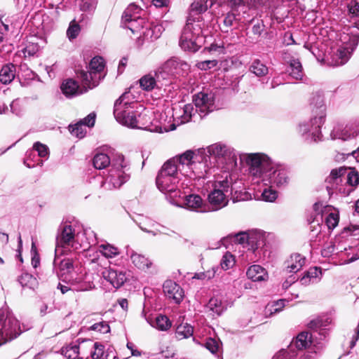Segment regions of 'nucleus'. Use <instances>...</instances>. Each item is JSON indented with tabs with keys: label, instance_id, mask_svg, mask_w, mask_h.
I'll return each mask as SVG.
<instances>
[{
	"label": "nucleus",
	"instance_id": "f257e3e1",
	"mask_svg": "<svg viewBox=\"0 0 359 359\" xmlns=\"http://www.w3.org/2000/svg\"><path fill=\"white\" fill-rule=\"evenodd\" d=\"M359 41V27L348 26L337 34L325 52V60L331 66L343 65L348 62Z\"/></svg>",
	"mask_w": 359,
	"mask_h": 359
},
{
	"label": "nucleus",
	"instance_id": "f03ea898",
	"mask_svg": "<svg viewBox=\"0 0 359 359\" xmlns=\"http://www.w3.org/2000/svg\"><path fill=\"white\" fill-rule=\"evenodd\" d=\"M53 268L61 280L72 285L76 292L88 291L95 287L93 276L86 273L81 266L74 265L70 259L59 260L55 255Z\"/></svg>",
	"mask_w": 359,
	"mask_h": 359
},
{
	"label": "nucleus",
	"instance_id": "7ed1b4c3",
	"mask_svg": "<svg viewBox=\"0 0 359 359\" xmlns=\"http://www.w3.org/2000/svg\"><path fill=\"white\" fill-rule=\"evenodd\" d=\"M86 233L90 236L91 241L87 243H80L79 242V236L75 234L74 229L71 225L67 224L61 225L56 237L55 255L59 256L80 248L86 250L90 246L95 245L97 243V238L94 231H88Z\"/></svg>",
	"mask_w": 359,
	"mask_h": 359
},
{
	"label": "nucleus",
	"instance_id": "20e7f679",
	"mask_svg": "<svg viewBox=\"0 0 359 359\" xmlns=\"http://www.w3.org/2000/svg\"><path fill=\"white\" fill-rule=\"evenodd\" d=\"M203 26L202 17L187 18L180 39V46L182 49L192 52L198 50L204 43Z\"/></svg>",
	"mask_w": 359,
	"mask_h": 359
},
{
	"label": "nucleus",
	"instance_id": "39448f33",
	"mask_svg": "<svg viewBox=\"0 0 359 359\" xmlns=\"http://www.w3.org/2000/svg\"><path fill=\"white\" fill-rule=\"evenodd\" d=\"M130 165L123 155L114 160L108 174L101 182V187L107 191L120 188L130 179Z\"/></svg>",
	"mask_w": 359,
	"mask_h": 359
},
{
	"label": "nucleus",
	"instance_id": "423d86ee",
	"mask_svg": "<svg viewBox=\"0 0 359 359\" xmlns=\"http://www.w3.org/2000/svg\"><path fill=\"white\" fill-rule=\"evenodd\" d=\"M240 158L248 166L250 174L253 180H257V183L269 179V172L273 170L274 163L267 155L263 153L243 154Z\"/></svg>",
	"mask_w": 359,
	"mask_h": 359
},
{
	"label": "nucleus",
	"instance_id": "0eeeda50",
	"mask_svg": "<svg viewBox=\"0 0 359 359\" xmlns=\"http://www.w3.org/2000/svg\"><path fill=\"white\" fill-rule=\"evenodd\" d=\"M129 93H123L116 100L114 107V115L118 122L130 127L134 126V118L137 113L143 111V107L131 99Z\"/></svg>",
	"mask_w": 359,
	"mask_h": 359
},
{
	"label": "nucleus",
	"instance_id": "6e6552de",
	"mask_svg": "<svg viewBox=\"0 0 359 359\" xmlns=\"http://www.w3.org/2000/svg\"><path fill=\"white\" fill-rule=\"evenodd\" d=\"M233 190V186L227 180L214 182L208 195L210 211L218 210L227 205L228 197L232 195Z\"/></svg>",
	"mask_w": 359,
	"mask_h": 359
},
{
	"label": "nucleus",
	"instance_id": "1a4fd4ad",
	"mask_svg": "<svg viewBox=\"0 0 359 359\" xmlns=\"http://www.w3.org/2000/svg\"><path fill=\"white\" fill-rule=\"evenodd\" d=\"M324 123L323 115L313 116L309 121L300 122L296 127V131L305 142H316L322 140L321 127Z\"/></svg>",
	"mask_w": 359,
	"mask_h": 359
},
{
	"label": "nucleus",
	"instance_id": "9d476101",
	"mask_svg": "<svg viewBox=\"0 0 359 359\" xmlns=\"http://www.w3.org/2000/svg\"><path fill=\"white\" fill-rule=\"evenodd\" d=\"M151 118L149 111L143 107V111L137 113L136 118H134V122H135L134 126H131L130 128L159 133L175 130V124H171L170 127H168L165 123H158Z\"/></svg>",
	"mask_w": 359,
	"mask_h": 359
},
{
	"label": "nucleus",
	"instance_id": "9b49d317",
	"mask_svg": "<svg viewBox=\"0 0 359 359\" xmlns=\"http://www.w3.org/2000/svg\"><path fill=\"white\" fill-rule=\"evenodd\" d=\"M156 182L158 189L167 195L166 198L170 203L177 204V198H180L182 194L177 187L179 177L158 174Z\"/></svg>",
	"mask_w": 359,
	"mask_h": 359
},
{
	"label": "nucleus",
	"instance_id": "f8f14e48",
	"mask_svg": "<svg viewBox=\"0 0 359 359\" xmlns=\"http://www.w3.org/2000/svg\"><path fill=\"white\" fill-rule=\"evenodd\" d=\"M214 163L215 162L211 161L208 155L205 156L198 149L189 170H185L183 175L189 178H204L213 167Z\"/></svg>",
	"mask_w": 359,
	"mask_h": 359
},
{
	"label": "nucleus",
	"instance_id": "ddd939ff",
	"mask_svg": "<svg viewBox=\"0 0 359 359\" xmlns=\"http://www.w3.org/2000/svg\"><path fill=\"white\" fill-rule=\"evenodd\" d=\"M189 65L177 58H172L167 60L156 72V76L163 80H167L170 76L175 74H184L189 70Z\"/></svg>",
	"mask_w": 359,
	"mask_h": 359
},
{
	"label": "nucleus",
	"instance_id": "4468645a",
	"mask_svg": "<svg viewBox=\"0 0 359 359\" xmlns=\"http://www.w3.org/2000/svg\"><path fill=\"white\" fill-rule=\"evenodd\" d=\"M346 172V168L343 167L331 171L330 175L325 180L326 188L330 195L337 192L348 195L352 191V189L344 187L341 184L342 178L344 177Z\"/></svg>",
	"mask_w": 359,
	"mask_h": 359
},
{
	"label": "nucleus",
	"instance_id": "2eb2a0df",
	"mask_svg": "<svg viewBox=\"0 0 359 359\" xmlns=\"http://www.w3.org/2000/svg\"><path fill=\"white\" fill-rule=\"evenodd\" d=\"M21 332L19 321L13 315H8L0 328V345L15 339Z\"/></svg>",
	"mask_w": 359,
	"mask_h": 359
},
{
	"label": "nucleus",
	"instance_id": "dca6fc26",
	"mask_svg": "<svg viewBox=\"0 0 359 359\" xmlns=\"http://www.w3.org/2000/svg\"><path fill=\"white\" fill-rule=\"evenodd\" d=\"M194 102L196 112H198L200 117H205L209 112L215 109L214 96L212 93L200 92L194 95Z\"/></svg>",
	"mask_w": 359,
	"mask_h": 359
},
{
	"label": "nucleus",
	"instance_id": "f3484780",
	"mask_svg": "<svg viewBox=\"0 0 359 359\" xmlns=\"http://www.w3.org/2000/svg\"><path fill=\"white\" fill-rule=\"evenodd\" d=\"M175 205L196 212L203 213L210 211L209 205L206 204L199 195L194 194L184 196L182 205H180L178 202Z\"/></svg>",
	"mask_w": 359,
	"mask_h": 359
},
{
	"label": "nucleus",
	"instance_id": "a211bd4d",
	"mask_svg": "<svg viewBox=\"0 0 359 359\" xmlns=\"http://www.w3.org/2000/svg\"><path fill=\"white\" fill-rule=\"evenodd\" d=\"M269 173V179L263 182L265 185L270 184L278 188H284L290 182L287 172L284 169L275 168V165L273 170Z\"/></svg>",
	"mask_w": 359,
	"mask_h": 359
},
{
	"label": "nucleus",
	"instance_id": "6ab92c4d",
	"mask_svg": "<svg viewBox=\"0 0 359 359\" xmlns=\"http://www.w3.org/2000/svg\"><path fill=\"white\" fill-rule=\"evenodd\" d=\"M195 110L193 104H187L183 107L174 108L172 113L173 123L172 124L180 126L190 121L195 115Z\"/></svg>",
	"mask_w": 359,
	"mask_h": 359
},
{
	"label": "nucleus",
	"instance_id": "aec40b11",
	"mask_svg": "<svg viewBox=\"0 0 359 359\" xmlns=\"http://www.w3.org/2000/svg\"><path fill=\"white\" fill-rule=\"evenodd\" d=\"M358 135L353 121L349 122L345 126H338L334 127L330 133L332 140L339 139L344 141L353 139Z\"/></svg>",
	"mask_w": 359,
	"mask_h": 359
},
{
	"label": "nucleus",
	"instance_id": "412c9836",
	"mask_svg": "<svg viewBox=\"0 0 359 359\" xmlns=\"http://www.w3.org/2000/svg\"><path fill=\"white\" fill-rule=\"evenodd\" d=\"M333 318L329 315H323L311 319L307 324V327L314 331H318L320 334L325 337L329 327L332 324Z\"/></svg>",
	"mask_w": 359,
	"mask_h": 359
},
{
	"label": "nucleus",
	"instance_id": "4be33fe9",
	"mask_svg": "<svg viewBox=\"0 0 359 359\" xmlns=\"http://www.w3.org/2000/svg\"><path fill=\"white\" fill-rule=\"evenodd\" d=\"M102 274V277L116 288L122 286L127 279L125 271L113 268L105 269Z\"/></svg>",
	"mask_w": 359,
	"mask_h": 359
},
{
	"label": "nucleus",
	"instance_id": "5701e85b",
	"mask_svg": "<svg viewBox=\"0 0 359 359\" xmlns=\"http://www.w3.org/2000/svg\"><path fill=\"white\" fill-rule=\"evenodd\" d=\"M163 292L165 296L179 304L183 299L184 291L176 283L172 280H166L163 284Z\"/></svg>",
	"mask_w": 359,
	"mask_h": 359
},
{
	"label": "nucleus",
	"instance_id": "b1692460",
	"mask_svg": "<svg viewBox=\"0 0 359 359\" xmlns=\"http://www.w3.org/2000/svg\"><path fill=\"white\" fill-rule=\"evenodd\" d=\"M77 76L81 80L82 85L87 89H92L97 86L103 76L93 72L90 69L88 71L81 70L77 73Z\"/></svg>",
	"mask_w": 359,
	"mask_h": 359
},
{
	"label": "nucleus",
	"instance_id": "393cba45",
	"mask_svg": "<svg viewBox=\"0 0 359 359\" xmlns=\"http://www.w3.org/2000/svg\"><path fill=\"white\" fill-rule=\"evenodd\" d=\"M163 80L162 78H158L156 76V72L154 75L151 74H148L143 76L140 80V86L141 88L146 91H150L153 90L154 88H161V86L166 85V83H163L162 81Z\"/></svg>",
	"mask_w": 359,
	"mask_h": 359
},
{
	"label": "nucleus",
	"instance_id": "a878e982",
	"mask_svg": "<svg viewBox=\"0 0 359 359\" xmlns=\"http://www.w3.org/2000/svg\"><path fill=\"white\" fill-rule=\"evenodd\" d=\"M305 257L300 254H292L285 262V269L287 273H297L305 264Z\"/></svg>",
	"mask_w": 359,
	"mask_h": 359
},
{
	"label": "nucleus",
	"instance_id": "bb28decb",
	"mask_svg": "<svg viewBox=\"0 0 359 359\" xmlns=\"http://www.w3.org/2000/svg\"><path fill=\"white\" fill-rule=\"evenodd\" d=\"M229 150V148L223 144L221 143H215L208 146L205 149H200V152L205 154V156L208 155L212 158V157L215 158L217 156H223L226 155Z\"/></svg>",
	"mask_w": 359,
	"mask_h": 359
},
{
	"label": "nucleus",
	"instance_id": "cd10ccee",
	"mask_svg": "<svg viewBox=\"0 0 359 359\" xmlns=\"http://www.w3.org/2000/svg\"><path fill=\"white\" fill-rule=\"evenodd\" d=\"M310 106L312 111L314 112L316 110V115L313 116H320L323 115V121L325 119V107L324 104L323 95L320 93L313 94L310 100Z\"/></svg>",
	"mask_w": 359,
	"mask_h": 359
},
{
	"label": "nucleus",
	"instance_id": "c85d7f7f",
	"mask_svg": "<svg viewBox=\"0 0 359 359\" xmlns=\"http://www.w3.org/2000/svg\"><path fill=\"white\" fill-rule=\"evenodd\" d=\"M322 278V271L320 268L312 267L310 268L303 277L300 279L299 282L302 285L307 286L311 284L318 283Z\"/></svg>",
	"mask_w": 359,
	"mask_h": 359
},
{
	"label": "nucleus",
	"instance_id": "c756f323",
	"mask_svg": "<svg viewBox=\"0 0 359 359\" xmlns=\"http://www.w3.org/2000/svg\"><path fill=\"white\" fill-rule=\"evenodd\" d=\"M247 276L252 281H265L269 278L266 270L260 265H252L247 271Z\"/></svg>",
	"mask_w": 359,
	"mask_h": 359
},
{
	"label": "nucleus",
	"instance_id": "7c9ffc66",
	"mask_svg": "<svg viewBox=\"0 0 359 359\" xmlns=\"http://www.w3.org/2000/svg\"><path fill=\"white\" fill-rule=\"evenodd\" d=\"M148 323L160 331H167L172 326V322L164 315H158L155 318H147Z\"/></svg>",
	"mask_w": 359,
	"mask_h": 359
},
{
	"label": "nucleus",
	"instance_id": "2f4dec72",
	"mask_svg": "<svg viewBox=\"0 0 359 359\" xmlns=\"http://www.w3.org/2000/svg\"><path fill=\"white\" fill-rule=\"evenodd\" d=\"M208 8V0H194L190 6L187 18L202 17L201 14L205 13Z\"/></svg>",
	"mask_w": 359,
	"mask_h": 359
},
{
	"label": "nucleus",
	"instance_id": "473e14b6",
	"mask_svg": "<svg viewBox=\"0 0 359 359\" xmlns=\"http://www.w3.org/2000/svg\"><path fill=\"white\" fill-rule=\"evenodd\" d=\"M130 258L135 266L142 271H145L152 266V262L149 258L136 252L133 251Z\"/></svg>",
	"mask_w": 359,
	"mask_h": 359
},
{
	"label": "nucleus",
	"instance_id": "72a5a7b5",
	"mask_svg": "<svg viewBox=\"0 0 359 359\" xmlns=\"http://www.w3.org/2000/svg\"><path fill=\"white\" fill-rule=\"evenodd\" d=\"M196 155V153L189 150L180 155L177 158H175L176 163L180 166V168H181V171L183 172V173L185 170H189L194 160L195 159Z\"/></svg>",
	"mask_w": 359,
	"mask_h": 359
},
{
	"label": "nucleus",
	"instance_id": "f704fd0d",
	"mask_svg": "<svg viewBox=\"0 0 359 359\" xmlns=\"http://www.w3.org/2000/svg\"><path fill=\"white\" fill-rule=\"evenodd\" d=\"M121 25L124 28L129 29L133 34L139 32L146 25L145 20L141 16H135L129 19L128 22H123Z\"/></svg>",
	"mask_w": 359,
	"mask_h": 359
},
{
	"label": "nucleus",
	"instance_id": "c9c22d12",
	"mask_svg": "<svg viewBox=\"0 0 359 359\" xmlns=\"http://www.w3.org/2000/svg\"><path fill=\"white\" fill-rule=\"evenodd\" d=\"M178 171H181V168L177 165L175 158L168 160L162 166L158 174L165 175L166 176L179 177Z\"/></svg>",
	"mask_w": 359,
	"mask_h": 359
},
{
	"label": "nucleus",
	"instance_id": "e433bc0d",
	"mask_svg": "<svg viewBox=\"0 0 359 359\" xmlns=\"http://www.w3.org/2000/svg\"><path fill=\"white\" fill-rule=\"evenodd\" d=\"M15 76V67L13 64L4 65L0 71V82L3 84L10 83Z\"/></svg>",
	"mask_w": 359,
	"mask_h": 359
},
{
	"label": "nucleus",
	"instance_id": "4c0bfd02",
	"mask_svg": "<svg viewBox=\"0 0 359 359\" xmlns=\"http://www.w3.org/2000/svg\"><path fill=\"white\" fill-rule=\"evenodd\" d=\"M264 233L259 230L249 231V246L254 251L264 243Z\"/></svg>",
	"mask_w": 359,
	"mask_h": 359
},
{
	"label": "nucleus",
	"instance_id": "58836bf2",
	"mask_svg": "<svg viewBox=\"0 0 359 359\" xmlns=\"http://www.w3.org/2000/svg\"><path fill=\"white\" fill-rule=\"evenodd\" d=\"M164 31V27L161 24L150 25L146 30L143 32L145 39L154 41L158 39Z\"/></svg>",
	"mask_w": 359,
	"mask_h": 359
},
{
	"label": "nucleus",
	"instance_id": "ea45409f",
	"mask_svg": "<svg viewBox=\"0 0 359 359\" xmlns=\"http://www.w3.org/2000/svg\"><path fill=\"white\" fill-rule=\"evenodd\" d=\"M97 251L107 259L114 258L120 254L119 249L109 243L100 244L98 246Z\"/></svg>",
	"mask_w": 359,
	"mask_h": 359
},
{
	"label": "nucleus",
	"instance_id": "a19ab883",
	"mask_svg": "<svg viewBox=\"0 0 359 359\" xmlns=\"http://www.w3.org/2000/svg\"><path fill=\"white\" fill-rule=\"evenodd\" d=\"M61 90L66 96H73L82 93L79 91L78 83L73 79H68L62 83Z\"/></svg>",
	"mask_w": 359,
	"mask_h": 359
},
{
	"label": "nucleus",
	"instance_id": "79ce46f5",
	"mask_svg": "<svg viewBox=\"0 0 359 359\" xmlns=\"http://www.w3.org/2000/svg\"><path fill=\"white\" fill-rule=\"evenodd\" d=\"M312 343V336L309 332H302L299 333L295 339V346L299 349H306L309 348Z\"/></svg>",
	"mask_w": 359,
	"mask_h": 359
},
{
	"label": "nucleus",
	"instance_id": "37998d69",
	"mask_svg": "<svg viewBox=\"0 0 359 359\" xmlns=\"http://www.w3.org/2000/svg\"><path fill=\"white\" fill-rule=\"evenodd\" d=\"M194 334V327L188 323H181L175 329V337L178 340L187 339Z\"/></svg>",
	"mask_w": 359,
	"mask_h": 359
},
{
	"label": "nucleus",
	"instance_id": "c03bdc74",
	"mask_svg": "<svg viewBox=\"0 0 359 359\" xmlns=\"http://www.w3.org/2000/svg\"><path fill=\"white\" fill-rule=\"evenodd\" d=\"M86 343L88 347L91 348L90 356L93 359H104V346L98 343H93L91 340H86Z\"/></svg>",
	"mask_w": 359,
	"mask_h": 359
},
{
	"label": "nucleus",
	"instance_id": "a18cd8bd",
	"mask_svg": "<svg viewBox=\"0 0 359 359\" xmlns=\"http://www.w3.org/2000/svg\"><path fill=\"white\" fill-rule=\"evenodd\" d=\"M249 70L257 76H264L269 72L268 67L258 59L252 61Z\"/></svg>",
	"mask_w": 359,
	"mask_h": 359
},
{
	"label": "nucleus",
	"instance_id": "49530a36",
	"mask_svg": "<svg viewBox=\"0 0 359 359\" xmlns=\"http://www.w3.org/2000/svg\"><path fill=\"white\" fill-rule=\"evenodd\" d=\"M346 184L344 185V187H347L352 189L353 190V187L357 186L359 183V174L358 172L352 168L346 169Z\"/></svg>",
	"mask_w": 359,
	"mask_h": 359
},
{
	"label": "nucleus",
	"instance_id": "de8ad7c7",
	"mask_svg": "<svg viewBox=\"0 0 359 359\" xmlns=\"http://www.w3.org/2000/svg\"><path fill=\"white\" fill-rule=\"evenodd\" d=\"M104 60L102 57L97 56L94 57L90 64H89V69L93 71V72L96 73L98 75H102L103 77L104 74H103V71L104 69Z\"/></svg>",
	"mask_w": 359,
	"mask_h": 359
},
{
	"label": "nucleus",
	"instance_id": "09e8293b",
	"mask_svg": "<svg viewBox=\"0 0 359 359\" xmlns=\"http://www.w3.org/2000/svg\"><path fill=\"white\" fill-rule=\"evenodd\" d=\"M93 163L96 169L102 170L110 164V158L106 154L98 153L94 156Z\"/></svg>",
	"mask_w": 359,
	"mask_h": 359
},
{
	"label": "nucleus",
	"instance_id": "8fccbe9b",
	"mask_svg": "<svg viewBox=\"0 0 359 359\" xmlns=\"http://www.w3.org/2000/svg\"><path fill=\"white\" fill-rule=\"evenodd\" d=\"M290 75L294 79H302L304 75L302 66L298 60H292L290 64Z\"/></svg>",
	"mask_w": 359,
	"mask_h": 359
},
{
	"label": "nucleus",
	"instance_id": "3c124183",
	"mask_svg": "<svg viewBox=\"0 0 359 359\" xmlns=\"http://www.w3.org/2000/svg\"><path fill=\"white\" fill-rule=\"evenodd\" d=\"M142 12L141 8L134 4H131L124 11L121 20L123 22H128L129 19L135 18V16H140Z\"/></svg>",
	"mask_w": 359,
	"mask_h": 359
},
{
	"label": "nucleus",
	"instance_id": "603ef678",
	"mask_svg": "<svg viewBox=\"0 0 359 359\" xmlns=\"http://www.w3.org/2000/svg\"><path fill=\"white\" fill-rule=\"evenodd\" d=\"M208 308L217 315L222 314L226 309V306L218 297H212L208 304Z\"/></svg>",
	"mask_w": 359,
	"mask_h": 359
},
{
	"label": "nucleus",
	"instance_id": "864d4df0",
	"mask_svg": "<svg viewBox=\"0 0 359 359\" xmlns=\"http://www.w3.org/2000/svg\"><path fill=\"white\" fill-rule=\"evenodd\" d=\"M19 282L22 287L30 289H34L38 285L36 278L28 273H22L19 278Z\"/></svg>",
	"mask_w": 359,
	"mask_h": 359
},
{
	"label": "nucleus",
	"instance_id": "5fc2aeb1",
	"mask_svg": "<svg viewBox=\"0 0 359 359\" xmlns=\"http://www.w3.org/2000/svg\"><path fill=\"white\" fill-rule=\"evenodd\" d=\"M285 299H279L277 302L268 304L265 308V314L271 316L273 313H279L285 307Z\"/></svg>",
	"mask_w": 359,
	"mask_h": 359
},
{
	"label": "nucleus",
	"instance_id": "6e6d98bb",
	"mask_svg": "<svg viewBox=\"0 0 359 359\" xmlns=\"http://www.w3.org/2000/svg\"><path fill=\"white\" fill-rule=\"evenodd\" d=\"M241 18H245V16L243 15L241 16L240 12L236 11V8H233L226 14L223 20L224 25L229 27L233 25L235 21L241 20Z\"/></svg>",
	"mask_w": 359,
	"mask_h": 359
},
{
	"label": "nucleus",
	"instance_id": "4d7b16f0",
	"mask_svg": "<svg viewBox=\"0 0 359 359\" xmlns=\"http://www.w3.org/2000/svg\"><path fill=\"white\" fill-rule=\"evenodd\" d=\"M69 131L72 135L79 139L84 137L86 134V127L80 121L74 125L69 126Z\"/></svg>",
	"mask_w": 359,
	"mask_h": 359
},
{
	"label": "nucleus",
	"instance_id": "13d9d810",
	"mask_svg": "<svg viewBox=\"0 0 359 359\" xmlns=\"http://www.w3.org/2000/svg\"><path fill=\"white\" fill-rule=\"evenodd\" d=\"M343 250H346V248H341L339 245H336L335 244L330 243L327 247L324 248L322 250V255L323 257H330L333 254H338L342 252Z\"/></svg>",
	"mask_w": 359,
	"mask_h": 359
},
{
	"label": "nucleus",
	"instance_id": "bf43d9fd",
	"mask_svg": "<svg viewBox=\"0 0 359 359\" xmlns=\"http://www.w3.org/2000/svg\"><path fill=\"white\" fill-rule=\"evenodd\" d=\"M36 155L34 151L30 150L27 151L26 158L24 160V164L29 168H34L36 165H43V161L37 162V160H35Z\"/></svg>",
	"mask_w": 359,
	"mask_h": 359
},
{
	"label": "nucleus",
	"instance_id": "052dcab7",
	"mask_svg": "<svg viewBox=\"0 0 359 359\" xmlns=\"http://www.w3.org/2000/svg\"><path fill=\"white\" fill-rule=\"evenodd\" d=\"M270 187L265 188L262 193V199L266 202H273L278 197V192Z\"/></svg>",
	"mask_w": 359,
	"mask_h": 359
},
{
	"label": "nucleus",
	"instance_id": "680f3d73",
	"mask_svg": "<svg viewBox=\"0 0 359 359\" xmlns=\"http://www.w3.org/2000/svg\"><path fill=\"white\" fill-rule=\"evenodd\" d=\"M81 27L75 20L71 21L69 26L67 30L68 38L72 40L76 39L80 33Z\"/></svg>",
	"mask_w": 359,
	"mask_h": 359
},
{
	"label": "nucleus",
	"instance_id": "e2e57ef3",
	"mask_svg": "<svg viewBox=\"0 0 359 359\" xmlns=\"http://www.w3.org/2000/svg\"><path fill=\"white\" fill-rule=\"evenodd\" d=\"M222 344L219 340L208 338L205 343V347L212 353H216L221 349Z\"/></svg>",
	"mask_w": 359,
	"mask_h": 359
},
{
	"label": "nucleus",
	"instance_id": "0e129e2a",
	"mask_svg": "<svg viewBox=\"0 0 359 359\" xmlns=\"http://www.w3.org/2000/svg\"><path fill=\"white\" fill-rule=\"evenodd\" d=\"M32 151L38 153V156L41 158H48L49 155L48 147L39 142H36L33 145Z\"/></svg>",
	"mask_w": 359,
	"mask_h": 359
},
{
	"label": "nucleus",
	"instance_id": "69168bd1",
	"mask_svg": "<svg viewBox=\"0 0 359 359\" xmlns=\"http://www.w3.org/2000/svg\"><path fill=\"white\" fill-rule=\"evenodd\" d=\"M234 263L235 260L233 256L231 253L226 252L223 256L220 265L224 270H227L231 268L234 265Z\"/></svg>",
	"mask_w": 359,
	"mask_h": 359
},
{
	"label": "nucleus",
	"instance_id": "338daca9",
	"mask_svg": "<svg viewBox=\"0 0 359 359\" xmlns=\"http://www.w3.org/2000/svg\"><path fill=\"white\" fill-rule=\"evenodd\" d=\"M39 47L37 43H28L26 46L23 48L22 51L25 57L34 56L38 51Z\"/></svg>",
	"mask_w": 359,
	"mask_h": 359
},
{
	"label": "nucleus",
	"instance_id": "774afa93",
	"mask_svg": "<svg viewBox=\"0 0 359 359\" xmlns=\"http://www.w3.org/2000/svg\"><path fill=\"white\" fill-rule=\"evenodd\" d=\"M339 222V215L337 213H330L325 219V223L330 229L335 228Z\"/></svg>",
	"mask_w": 359,
	"mask_h": 359
}]
</instances>
